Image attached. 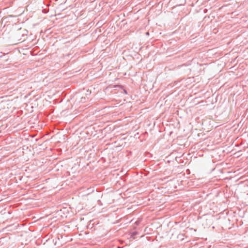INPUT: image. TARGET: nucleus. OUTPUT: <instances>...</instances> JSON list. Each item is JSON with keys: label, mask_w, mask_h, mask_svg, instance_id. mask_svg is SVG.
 <instances>
[{"label": "nucleus", "mask_w": 248, "mask_h": 248, "mask_svg": "<svg viewBox=\"0 0 248 248\" xmlns=\"http://www.w3.org/2000/svg\"><path fill=\"white\" fill-rule=\"evenodd\" d=\"M138 234H139V233H138V232H137L136 231L132 232L131 234V238H132L133 239H135L136 238L135 236Z\"/></svg>", "instance_id": "1"}, {"label": "nucleus", "mask_w": 248, "mask_h": 248, "mask_svg": "<svg viewBox=\"0 0 248 248\" xmlns=\"http://www.w3.org/2000/svg\"><path fill=\"white\" fill-rule=\"evenodd\" d=\"M124 93H125L127 94V92H126V90H124Z\"/></svg>", "instance_id": "2"}]
</instances>
